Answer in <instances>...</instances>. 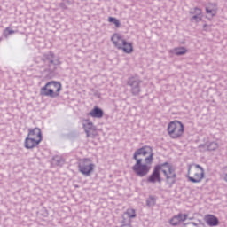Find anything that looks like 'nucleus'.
I'll return each mask as SVG.
<instances>
[{"instance_id":"f257e3e1","label":"nucleus","mask_w":227,"mask_h":227,"mask_svg":"<svg viewBox=\"0 0 227 227\" xmlns=\"http://www.w3.org/2000/svg\"><path fill=\"white\" fill-rule=\"evenodd\" d=\"M133 159L136 160V164L132 166V171L137 176H146L152 169L153 150L150 146H143L134 153Z\"/></svg>"},{"instance_id":"f03ea898","label":"nucleus","mask_w":227,"mask_h":227,"mask_svg":"<svg viewBox=\"0 0 227 227\" xmlns=\"http://www.w3.org/2000/svg\"><path fill=\"white\" fill-rule=\"evenodd\" d=\"M160 172L163 173L165 176L167 185L171 189L176 182V172H175L173 166L168 162L156 166L152 175L149 176L148 182L151 184L159 182L160 184Z\"/></svg>"},{"instance_id":"7ed1b4c3","label":"nucleus","mask_w":227,"mask_h":227,"mask_svg":"<svg viewBox=\"0 0 227 227\" xmlns=\"http://www.w3.org/2000/svg\"><path fill=\"white\" fill-rule=\"evenodd\" d=\"M187 178L192 184H200L205 178V169L198 164H190L188 165Z\"/></svg>"},{"instance_id":"20e7f679","label":"nucleus","mask_w":227,"mask_h":227,"mask_svg":"<svg viewBox=\"0 0 227 227\" xmlns=\"http://www.w3.org/2000/svg\"><path fill=\"white\" fill-rule=\"evenodd\" d=\"M111 41L113 42L114 47L119 49L120 51H123L126 54H132L134 52V47L132 46V43H129L122 37L120 34H114L111 37Z\"/></svg>"},{"instance_id":"39448f33","label":"nucleus","mask_w":227,"mask_h":227,"mask_svg":"<svg viewBox=\"0 0 227 227\" xmlns=\"http://www.w3.org/2000/svg\"><path fill=\"white\" fill-rule=\"evenodd\" d=\"M168 133L172 139H178L184 134V124L180 121H173L168 125Z\"/></svg>"},{"instance_id":"423d86ee","label":"nucleus","mask_w":227,"mask_h":227,"mask_svg":"<svg viewBox=\"0 0 227 227\" xmlns=\"http://www.w3.org/2000/svg\"><path fill=\"white\" fill-rule=\"evenodd\" d=\"M78 169L82 175H84L85 176H90L91 173H93V170L95 169V165L93 164V161L90 159H82L79 161L78 164Z\"/></svg>"},{"instance_id":"0eeeda50","label":"nucleus","mask_w":227,"mask_h":227,"mask_svg":"<svg viewBox=\"0 0 227 227\" xmlns=\"http://www.w3.org/2000/svg\"><path fill=\"white\" fill-rule=\"evenodd\" d=\"M143 82L139 77L137 76H132L129 78L127 84L130 87V91L132 95H135V97H137L139 93H141V83Z\"/></svg>"},{"instance_id":"6e6552de","label":"nucleus","mask_w":227,"mask_h":227,"mask_svg":"<svg viewBox=\"0 0 227 227\" xmlns=\"http://www.w3.org/2000/svg\"><path fill=\"white\" fill-rule=\"evenodd\" d=\"M43 61H44V63L50 67H53L52 68H51L50 70L52 71L54 70V68H56V66L60 65V61H59V58H56L54 56V53L52 52H49L43 55Z\"/></svg>"},{"instance_id":"1a4fd4ad","label":"nucleus","mask_w":227,"mask_h":227,"mask_svg":"<svg viewBox=\"0 0 227 227\" xmlns=\"http://www.w3.org/2000/svg\"><path fill=\"white\" fill-rule=\"evenodd\" d=\"M47 86L52 90L53 96L56 98L59 97V91H61V83L59 82H49Z\"/></svg>"},{"instance_id":"9d476101","label":"nucleus","mask_w":227,"mask_h":227,"mask_svg":"<svg viewBox=\"0 0 227 227\" xmlns=\"http://www.w3.org/2000/svg\"><path fill=\"white\" fill-rule=\"evenodd\" d=\"M187 221V215L179 213L177 215H175L170 220L171 226H178L180 223Z\"/></svg>"},{"instance_id":"9b49d317","label":"nucleus","mask_w":227,"mask_h":227,"mask_svg":"<svg viewBox=\"0 0 227 227\" xmlns=\"http://www.w3.org/2000/svg\"><path fill=\"white\" fill-rule=\"evenodd\" d=\"M27 137L42 143V129L40 128L30 129Z\"/></svg>"},{"instance_id":"f8f14e48","label":"nucleus","mask_w":227,"mask_h":227,"mask_svg":"<svg viewBox=\"0 0 227 227\" xmlns=\"http://www.w3.org/2000/svg\"><path fill=\"white\" fill-rule=\"evenodd\" d=\"M83 129L87 137H91V133L97 130V127H95V125H93V122L90 121L89 120L83 122Z\"/></svg>"},{"instance_id":"ddd939ff","label":"nucleus","mask_w":227,"mask_h":227,"mask_svg":"<svg viewBox=\"0 0 227 227\" xmlns=\"http://www.w3.org/2000/svg\"><path fill=\"white\" fill-rule=\"evenodd\" d=\"M40 143L41 142L39 140L32 138L31 137H27L25 139L24 145L27 150H31L33 148H35V146L39 145Z\"/></svg>"},{"instance_id":"4468645a","label":"nucleus","mask_w":227,"mask_h":227,"mask_svg":"<svg viewBox=\"0 0 227 227\" xmlns=\"http://www.w3.org/2000/svg\"><path fill=\"white\" fill-rule=\"evenodd\" d=\"M40 95L41 97H50V98H56V97L52 93V90H51L47 83L41 88Z\"/></svg>"},{"instance_id":"2eb2a0df","label":"nucleus","mask_w":227,"mask_h":227,"mask_svg":"<svg viewBox=\"0 0 227 227\" xmlns=\"http://www.w3.org/2000/svg\"><path fill=\"white\" fill-rule=\"evenodd\" d=\"M88 116H91V118H102L104 116V111L98 106H95L89 114Z\"/></svg>"},{"instance_id":"dca6fc26","label":"nucleus","mask_w":227,"mask_h":227,"mask_svg":"<svg viewBox=\"0 0 227 227\" xmlns=\"http://www.w3.org/2000/svg\"><path fill=\"white\" fill-rule=\"evenodd\" d=\"M205 221L208 226H217L219 224V219L214 216V215H207L205 216Z\"/></svg>"},{"instance_id":"f3484780","label":"nucleus","mask_w":227,"mask_h":227,"mask_svg":"<svg viewBox=\"0 0 227 227\" xmlns=\"http://www.w3.org/2000/svg\"><path fill=\"white\" fill-rule=\"evenodd\" d=\"M206 12H207V13L208 15H210L211 17H214L217 13V5H215V4H209L206 8Z\"/></svg>"},{"instance_id":"a211bd4d","label":"nucleus","mask_w":227,"mask_h":227,"mask_svg":"<svg viewBox=\"0 0 227 227\" xmlns=\"http://www.w3.org/2000/svg\"><path fill=\"white\" fill-rule=\"evenodd\" d=\"M194 12H195L196 15H194L192 18V22H200V20H201V17H203V15L201 14V9L195 8Z\"/></svg>"},{"instance_id":"6ab92c4d","label":"nucleus","mask_w":227,"mask_h":227,"mask_svg":"<svg viewBox=\"0 0 227 227\" xmlns=\"http://www.w3.org/2000/svg\"><path fill=\"white\" fill-rule=\"evenodd\" d=\"M123 215L129 218L131 221L137 217L136 209L134 208H128L126 212L123 213Z\"/></svg>"},{"instance_id":"aec40b11","label":"nucleus","mask_w":227,"mask_h":227,"mask_svg":"<svg viewBox=\"0 0 227 227\" xmlns=\"http://www.w3.org/2000/svg\"><path fill=\"white\" fill-rule=\"evenodd\" d=\"M208 152H212L214 150H217L219 148V144L215 141L207 142Z\"/></svg>"},{"instance_id":"412c9836","label":"nucleus","mask_w":227,"mask_h":227,"mask_svg":"<svg viewBox=\"0 0 227 227\" xmlns=\"http://www.w3.org/2000/svg\"><path fill=\"white\" fill-rule=\"evenodd\" d=\"M187 52V49L184 47L176 48L173 50V53L176 54V56H184Z\"/></svg>"},{"instance_id":"4be33fe9","label":"nucleus","mask_w":227,"mask_h":227,"mask_svg":"<svg viewBox=\"0 0 227 227\" xmlns=\"http://www.w3.org/2000/svg\"><path fill=\"white\" fill-rule=\"evenodd\" d=\"M121 219L122 220L121 221V224L132 223V220L127 217V215H125L124 214H122Z\"/></svg>"},{"instance_id":"5701e85b","label":"nucleus","mask_w":227,"mask_h":227,"mask_svg":"<svg viewBox=\"0 0 227 227\" xmlns=\"http://www.w3.org/2000/svg\"><path fill=\"white\" fill-rule=\"evenodd\" d=\"M12 35H15V30H10V29L4 30V36L5 38H8L9 36H12Z\"/></svg>"},{"instance_id":"b1692460","label":"nucleus","mask_w":227,"mask_h":227,"mask_svg":"<svg viewBox=\"0 0 227 227\" xmlns=\"http://www.w3.org/2000/svg\"><path fill=\"white\" fill-rule=\"evenodd\" d=\"M108 22H113V24H114L116 27H120V20H118L115 18L109 17L108 18Z\"/></svg>"},{"instance_id":"393cba45","label":"nucleus","mask_w":227,"mask_h":227,"mask_svg":"<svg viewBox=\"0 0 227 227\" xmlns=\"http://www.w3.org/2000/svg\"><path fill=\"white\" fill-rule=\"evenodd\" d=\"M200 152H208V145L207 142L199 145Z\"/></svg>"},{"instance_id":"a878e982","label":"nucleus","mask_w":227,"mask_h":227,"mask_svg":"<svg viewBox=\"0 0 227 227\" xmlns=\"http://www.w3.org/2000/svg\"><path fill=\"white\" fill-rule=\"evenodd\" d=\"M146 205H147V207H154L155 199L153 197H150L149 199H147Z\"/></svg>"},{"instance_id":"bb28decb","label":"nucleus","mask_w":227,"mask_h":227,"mask_svg":"<svg viewBox=\"0 0 227 227\" xmlns=\"http://www.w3.org/2000/svg\"><path fill=\"white\" fill-rule=\"evenodd\" d=\"M121 227H132V223H121Z\"/></svg>"},{"instance_id":"cd10ccee","label":"nucleus","mask_w":227,"mask_h":227,"mask_svg":"<svg viewBox=\"0 0 227 227\" xmlns=\"http://www.w3.org/2000/svg\"><path fill=\"white\" fill-rule=\"evenodd\" d=\"M223 180L227 182V173L223 174Z\"/></svg>"},{"instance_id":"c85d7f7f","label":"nucleus","mask_w":227,"mask_h":227,"mask_svg":"<svg viewBox=\"0 0 227 227\" xmlns=\"http://www.w3.org/2000/svg\"><path fill=\"white\" fill-rule=\"evenodd\" d=\"M59 164H63V160H58Z\"/></svg>"}]
</instances>
